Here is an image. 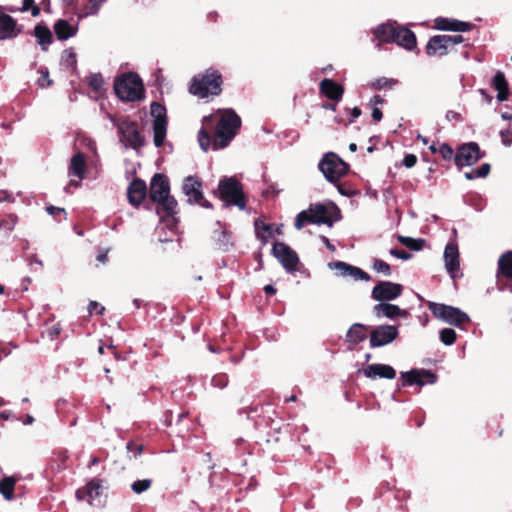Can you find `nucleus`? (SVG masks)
<instances>
[{"mask_svg": "<svg viewBox=\"0 0 512 512\" xmlns=\"http://www.w3.org/2000/svg\"><path fill=\"white\" fill-rule=\"evenodd\" d=\"M340 219V209L333 202L311 203L307 209L302 210L296 215L294 227L297 230L303 229L306 225H326L332 227Z\"/></svg>", "mask_w": 512, "mask_h": 512, "instance_id": "1", "label": "nucleus"}, {"mask_svg": "<svg viewBox=\"0 0 512 512\" xmlns=\"http://www.w3.org/2000/svg\"><path fill=\"white\" fill-rule=\"evenodd\" d=\"M240 126L241 118L235 113V111L233 109L226 110L222 114L215 130L212 141L213 150L225 148L236 136Z\"/></svg>", "mask_w": 512, "mask_h": 512, "instance_id": "2", "label": "nucleus"}, {"mask_svg": "<svg viewBox=\"0 0 512 512\" xmlns=\"http://www.w3.org/2000/svg\"><path fill=\"white\" fill-rule=\"evenodd\" d=\"M222 75L219 71L208 68L203 74L193 77L189 91L191 94L200 98H206L209 95L218 96L222 92Z\"/></svg>", "mask_w": 512, "mask_h": 512, "instance_id": "3", "label": "nucleus"}, {"mask_svg": "<svg viewBox=\"0 0 512 512\" xmlns=\"http://www.w3.org/2000/svg\"><path fill=\"white\" fill-rule=\"evenodd\" d=\"M114 91L123 101L135 102L143 98L144 87L136 73H125L115 81Z\"/></svg>", "mask_w": 512, "mask_h": 512, "instance_id": "4", "label": "nucleus"}, {"mask_svg": "<svg viewBox=\"0 0 512 512\" xmlns=\"http://www.w3.org/2000/svg\"><path fill=\"white\" fill-rule=\"evenodd\" d=\"M219 198L224 207L236 206L240 210L246 208V198L241 183L234 176L224 177L218 184Z\"/></svg>", "mask_w": 512, "mask_h": 512, "instance_id": "5", "label": "nucleus"}, {"mask_svg": "<svg viewBox=\"0 0 512 512\" xmlns=\"http://www.w3.org/2000/svg\"><path fill=\"white\" fill-rule=\"evenodd\" d=\"M109 119L112 124L117 128L120 141L126 148H132L138 150L144 146V137L138 130V124L135 121H131L128 118L117 120L114 116L109 115Z\"/></svg>", "mask_w": 512, "mask_h": 512, "instance_id": "6", "label": "nucleus"}, {"mask_svg": "<svg viewBox=\"0 0 512 512\" xmlns=\"http://www.w3.org/2000/svg\"><path fill=\"white\" fill-rule=\"evenodd\" d=\"M427 306L435 318L449 325L459 328L470 322L469 315L458 307L431 301L428 302Z\"/></svg>", "mask_w": 512, "mask_h": 512, "instance_id": "7", "label": "nucleus"}, {"mask_svg": "<svg viewBox=\"0 0 512 512\" xmlns=\"http://www.w3.org/2000/svg\"><path fill=\"white\" fill-rule=\"evenodd\" d=\"M318 169L330 183H337L349 171V165L336 153L327 152L318 163Z\"/></svg>", "mask_w": 512, "mask_h": 512, "instance_id": "8", "label": "nucleus"}, {"mask_svg": "<svg viewBox=\"0 0 512 512\" xmlns=\"http://www.w3.org/2000/svg\"><path fill=\"white\" fill-rule=\"evenodd\" d=\"M151 115L153 116V132L154 145L161 147L164 143L167 133V116L166 108L159 102H152L150 106Z\"/></svg>", "mask_w": 512, "mask_h": 512, "instance_id": "9", "label": "nucleus"}, {"mask_svg": "<svg viewBox=\"0 0 512 512\" xmlns=\"http://www.w3.org/2000/svg\"><path fill=\"white\" fill-rule=\"evenodd\" d=\"M182 188L190 204H198L207 209L213 208V205L204 198L202 182L197 176H187Z\"/></svg>", "mask_w": 512, "mask_h": 512, "instance_id": "10", "label": "nucleus"}, {"mask_svg": "<svg viewBox=\"0 0 512 512\" xmlns=\"http://www.w3.org/2000/svg\"><path fill=\"white\" fill-rule=\"evenodd\" d=\"M484 154L481 153L480 147L476 142H468L462 144L454 156V163L462 169L464 166H471L478 162Z\"/></svg>", "mask_w": 512, "mask_h": 512, "instance_id": "11", "label": "nucleus"}, {"mask_svg": "<svg viewBox=\"0 0 512 512\" xmlns=\"http://www.w3.org/2000/svg\"><path fill=\"white\" fill-rule=\"evenodd\" d=\"M272 254L287 272L292 273L297 270L299 257L287 244L283 242H275L272 247Z\"/></svg>", "mask_w": 512, "mask_h": 512, "instance_id": "12", "label": "nucleus"}, {"mask_svg": "<svg viewBox=\"0 0 512 512\" xmlns=\"http://www.w3.org/2000/svg\"><path fill=\"white\" fill-rule=\"evenodd\" d=\"M403 293V286L391 281H380L371 292V298L377 302H389L397 299Z\"/></svg>", "mask_w": 512, "mask_h": 512, "instance_id": "13", "label": "nucleus"}, {"mask_svg": "<svg viewBox=\"0 0 512 512\" xmlns=\"http://www.w3.org/2000/svg\"><path fill=\"white\" fill-rule=\"evenodd\" d=\"M76 498L78 500L86 499L91 506L100 507L103 505V488L102 480L92 479L85 487L76 491Z\"/></svg>", "mask_w": 512, "mask_h": 512, "instance_id": "14", "label": "nucleus"}, {"mask_svg": "<svg viewBox=\"0 0 512 512\" xmlns=\"http://www.w3.org/2000/svg\"><path fill=\"white\" fill-rule=\"evenodd\" d=\"M399 334L397 326L379 325L370 333V347H382L393 342Z\"/></svg>", "mask_w": 512, "mask_h": 512, "instance_id": "15", "label": "nucleus"}, {"mask_svg": "<svg viewBox=\"0 0 512 512\" xmlns=\"http://www.w3.org/2000/svg\"><path fill=\"white\" fill-rule=\"evenodd\" d=\"M436 380V374L426 369H411L410 371L407 372H401L402 385H418L422 387L426 383L434 384Z\"/></svg>", "mask_w": 512, "mask_h": 512, "instance_id": "16", "label": "nucleus"}, {"mask_svg": "<svg viewBox=\"0 0 512 512\" xmlns=\"http://www.w3.org/2000/svg\"><path fill=\"white\" fill-rule=\"evenodd\" d=\"M328 267L331 270H335L336 275L339 277H351L356 281L361 280L366 282L371 280V276L367 272L344 261L329 262Z\"/></svg>", "mask_w": 512, "mask_h": 512, "instance_id": "17", "label": "nucleus"}, {"mask_svg": "<svg viewBox=\"0 0 512 512\" xmlns=\"http://www.w3.org/2000/svg\"><path fill=\"white\" fill-rule=\"evenodd\" d=\"M170 195V185L168 178L160 173L155 174L150 182L149 198L157 203L159 200Z\"/></svg>", "mask_w": 512, "mask_h": 512, "instance_id": "18", "label": "nucleus"}, {"mask_svg": "<svg viewBox=\"0 0 512 512\" xmlns=\"http://www.w3.org/2000/svg\"><path fill=\"white\" fill-rule=\"evenodd\" d=\"M393 40L391 43H396L398 46L412 51L416 48V36L410 29L400 26L395 22Z\"/></svg>", "mask_w": 512, "mask_h": 512, "instance_id": "19", "label": "nucleus"}, {"mask_svg": "<svg viewBox=\"0 0 512 512\" xmlns=\"http://www.w3.org/2000/svg\"><path fill=\"white\" fill-rule=\"evenodd\" d=\"M445 267L451 278L455 279L459 275V251L458 246L454 243H448L444 250Z\"/></svg>", "mask_w": 512, "mask_h": 512, "instance_id": "20", "label": "nucleus"}, {"mask_svg": "<svg viewBox=\"0 0 512 512\" xmlns=\"http://www.w3.org/2000/svg\"><path fill=\"white\" fill-rule=\"evenodd\" d=\"M86 173V160L83 153L78 152L70 160L68 174L69 176H76L78 180L71 179L69 185L79 187L81 181Z\"/></svg>", "mask_w": 512, "mask_h": 512, "instance_id": "21", "label": "nucleus"}, {"mask_svg": "<svg viewBox=\"0 0 512 512\" xmlns=\"http://www.w3.org/2000/svg\"><path fill=\"white\" fill-rule=\"evenodd\" d=\"M147 186L145 181L136 178L134 179L127 188V197L129 203L138 208L142 201L146 198Z\"/></svg>", "mask_w": 512, "mask_h": 512, "instance_id": "22", "label": "nucleus"}, {"mask_svg": "<svg viewBox=\"0 0 512 512\" xmlns=\"http://www.w3.org/2000/svg\"><path fill=\"white\" fill-rule=\"evenodd\" d=\"M373 314L378 319L380 318H388L390 320L396 318H404L407 316V312L402 310L398 305L391 304L388 302H379L373 307Z\"/></svg>", "mask_w": 512, "mask_h": 512, "instance_id": "23", "label": "nucleus"}, {"mask_svg": "<svg viewBox=\"0 0 512 512\" xmlns=\"http://www.w3.org/2000/svg\"><path fill=\"white\" fill-rule=\"evenodd\" d=\"M365 377L375 379L376 377L384 379H394L396 370L388 364H370L362 370Z\"/></svg>", "mask_w": 512, "mask_h": 512, "instance_id": "24", "label": "nucleus"}, {"mask_svg": "<svg viewBox=\"0 0 512 512\" xmlns=\"http://www.w3.org/2000/svg\"><path fill=\"white\" fill-rule=\"evenodd\" d=\"M473 25L469 22L457 19H449L439 17L435 19V28L441 31L467 32L472 29Z\"/></svg>", "mask_w": 512, "mask_h": 512, "instance_id": "25", "label": "nucleus"}, {"mask_svg": "<svg viewBox=\"0 0 512 512\" xmlns=\"http://www.w3.org/2000/svg\"><path fill=\"white\" fill-rule=\"evenodd\" d=\"M156 212L161 219L172 218L173 222H177L175 216L178 213V203L171 195L159 200L157 203Z\"/></svg>", "mask_w": 512, "mask_h": 512, "instance_id": "26", "label": "nucleus"}, {"mask_svg": "<svg viewBox=\"0 0 512 512\" xmlns=\"http://www.w3.org/2000/svg\"><path fill=\"white\" fill-rule=\"evenodd\" d=\"M319 89L325 97L336 102H339L344 94V87L329 78H325L320 82Z\"/></svg>", "mask_w": 512, "mask_h": 512, "instance_id": "27", "label": "nucleus"}, {"mask_svg": "<svg viewBox=\"0 0 512 512\" xmlns=\"http://www.w3.org/2000/svg\"><path fill=\"white\" fill-rule=\"evenodd\" d=\"M448 48L446 35H435L429 39L426 45V53L428 56H434L437 53L440 56H444L448 53Z\"/></svg>", "mask_w": 512, "mask_h": 512, "instance_id": "28", "label": "nucleus"}, {"mask_svg": "<svg viewBox=\"0 0 512 512\" xmlns=\"http://www.w3.org/2000/svg\"><path fill=\"white\" fill-rule=\"evenodd\" d=\"M491 85L497 91L496 97L499 102H505L509 100V85L505 74L502 71H497L495 73Z\"/></svg>", "mask_w": 512, "mask_h": 512, "instance_id": "29", "label": "nucleus"}, {"mask_svg": "<svg viewBox=\"0 0 512 512\" xmlns=\"http://www.w3.org/2000/svg\"><path fill=\"white\" fill-rule=\"evenodd\" d=\"M20 31H16V21L8 14L0 12V40L16 37Z\"/></svg>", "mask_w": 512, "mask_h": 512, "instance_id": "30", "label": "nucleus"}, {"mask_svg": "<svg viewBox=\"0 0 512 512\" xmlns=\"http://www.w3.org/2000/svg\"><path fill=\"white\" fill-rule=\"evenodd\" d=\"M395 22H388L378 25L374 31V38L378 40L377 47L380 46L381 43H391L393 40Z\"/></svg>", "mask_w": 512, "mask_h": 512, "instance_id": "31", "label": "nucleus"}, {"mask_svg": "<svg viewBox=\"0 0 512 512\" xmlns=\"http://www.w3.org/2000/svg\"><path fill=\"white\" fill-rule=\"evenodd\" d=\"M77 26L71 25L67 20L60 19L54 24V32L59 40H67L77 33Z\"/></svg>", "mask_w": 512, "mask_h": 512, "instance_id": "32", "label": "nucleus"}, {"mask_svg": "<svg viewBox=\"0 0 512 512\" xmlns=\"http://www.w3.org/2000/svg\"><path fill=\"white\" fill-rule=\"evenodd\" d=\"M366 329L367 327L363 324H353L347 331L346 341L354 345L359 344L366 339Z\"/></svg>", "mask_w": 512, "mask_h": 512, "instance_id": "33", "label": "nucleus"}, {"mask_svg": "<svg viewBox=\"0 0 512 512\" xmlns=\"http://www.w3.org/2000/svg\"><path fill=\"white\" fill-rule=\"evenodd\" d=\"M34 35L37 39L38 44L41 46L43 51H47L48 46L52 42V33L47 26L36 25L34 29Z\"/></svg>", "mask_w": 512, "mask_h": 512, "instance_id": "34", "label": "nucleus"}, {"mask_svg": "<svg viewBox=\"0 0 512 512\" xmlns=\"http://www.w3.org/2000/svg\"><path fill=\"white\" fill-rule=\"evenodd\" d=\"M512 279V251H506L498 259V275Z\"/></svg>", "mask_w": 512, "mask_h": 512, "instance_id": "35", "label": "nucleus"}, {"mask_svg": "<svg viewBox=\"0 0 512 512\" xmlns=\"http://www.w3.org/2000/svg\"><path fill=\"white\" fill-rule=\"evenodd\" d=\"M16 479L12 476H6L0 480V493L7 501L14 499V488Z\"/></svg>", "mask_w": 512, "mask_h": 512, "instance_id": "36", "label": "nucleus"}, {"mask_svg": "<svg viewBox=\"0 0 512 512\" xmlns=\"http://www.w3.org/2000/svg\"><path fill=\"white\" fill-rule=\"evenodd\" d=\"M60 65L66 69L76 70L77 57L73 48L65 49L62 52Z\"/></svg>", "mask_w": 512, "mask_h": 512, "instance_id": "37", "label": "nucleus"}, {"mask_svg": "<svg viewBox=\"0 0 512 512\" xmlns=\"http://www.w3.org/2000/svg\"><path fill=\"white\" fill-rule=\"evenodd\" d=\"M254 226L257 238L264 243L267 242L268 239L272 236L270 225L264 223L261 220H256Z\"/></svg>", "mask_w": 512, "mask_h": 512, "instance_id": "38", "label": "nucleus"}, {"mask_svg": "<svg viewBox=\"0 0 512 512\" xmlns=\"http://www.w3.org/2000/svg\"><path fill=\"white\" fill-rule=\"evenodd\" d=\"M398 240L401 244L414 251L421 250L425 245V240L422 238L415 239L408 236L399 235Z\"/></svg>", "mask_w": 512, "mask_h": 512, "instance_id": "39", "label": "nucleus"}, {"mask_svg": "<svg viewBox=\"0 0 512 512\" xmlns=\"http://www.w3.org/2000/svg\"><path fill=\"white\" fill-rule=\"evenodd\" d=\"M491 166L489 163H483L480 167L465 172L464 176L467 180L476 178H485L490 173Z\"/></svg>", "mask_w": 512, "mask_h": 512, "instance_id": "40", "label": "nucleus"}, {"mask_svg": "<svg viewBox=\"0 0 512 512\" xmlns=\"http://www.w3.org/2000/svg\"><path fill=\"white\" fill-rule=\"evenodd\" d=\"M18 222V216L10 213L0 218V230L10 233Z\"/></svg>", "mask_w": 512, "mask_h": 512, "instance_id": "41", "label": "nucleus"}, {"mask_svg": "<svg viewBox=\"0 0 512 512\" xmlns=\"http://www.w3.org/2000/svg\"><path fill=\"white\" fill-rule=\"evenodd\" d=\"M346 116L348 117V121H345L340 116L335 117V121L341 124H344L345 126H348L352 124L360 115H361V109L359 107L354 108H345L344 109Z\"/></svg>", "mask_w": 512, "mask_h": 512, "instance_id": "42", "label": "nucleus"}, {"mask_svg": "<svg viewBox=\"0 0 512 512\" xmlns=\"http://www.w3.org/2000/svg\"><path fill=\"white\" fill-rule=\"evenodd\" d=\"M218 248L223 251H228L233 246L231 234L226 230H222L216 239Z\"/></svg>", "mask_w": 512, "mask_h": 512, "instance_id": "43", "label": "nucleus"}, {"mask_svg": "<svg viewBox=\"0 0 512 512\" xmlns=\"http://www.w3.org/2000/svg\"><path fill=\"white\" fill-rule=\"evenodd\" d=\"M439 337L444 345L451 346L455 343L457 334L452 328H443L439 332Z\"/></svg>", "mask_w": 512, "mask_h": 512, "instance_id": "44", "label": "nucleus"}, {"mask_svg": "<svg viewBox=\"0 0 512 512\" xmlns=\"http://www.w3.org/2000/svg\"><path fill=\"white\" fill-rule=\"evenodd\" d=\"M372 268L377 273H382L385 276H390L391 275V267H390V265L387 262H385V261H383L381 259L374 258L373 262H372Z\"/></svg>", "mask_w": 512, "mask_h": 512, "instance_id": "45", "label": "nucleus"}, {"mask_svg": "<svg viewBox=\"0 0 512 512\" xmlns=\"http://www.w3.org/2000/svg\"><path fill=\"white\" fill-rule=\"evenodd\" d=\"M398 83L397 79L380 77L372 82V87L375 89L392 88Z\"/></svg>", "mask_w": 512, "mask_h": 512, "instance_id": "46", "label": "nucleus"}, {"mask_svg": "<svg viewBox=\"0 0 512 512\" xmlns=\"http://www.w3.org/2000/svg\"><path fill=\"white\" fill-rule=\"evenodd\" d=\"M152 485L151 479L136 480L132 483L131 489L136 494H141L147 491Z\"/></svg>", "mask_w": 512, "mask_h": 512, "instance_id": "47", "label": "nucleus"}, {"mask_svg": "<svg viewBox=\"0 0 512 512\" xmlns=\"http://www.w3.org/2000/svg\"><path fill=\"white\" fill-rule=\"evenodd\" d=\"M198 142L200 148L207 152L211 146V137L206 129L201 128L198 132Z\"/></svg>", "mask_w": 512, "mask_h": 512, "instance_id": "48", "label": "nucleus"}, {"mask_svg": "<svg viewBox=\"0 0 512 512\" xmlns=\"http://www.w3.org/2000/svg\"><path fill=\"white\" fill-rule=\"evenodd\" d=\"M104 84V79L100 73L91 74L88 85L94 92H99Z\"/></svg>", "mask_w": 512, "mask_h": 512, "instance_id": "49", "label": "nucleus"}, {"mask_svg": "<svg viewBox=\"0 0 512 512\" xmlns=\"http://www.w3.org/2000/svg\"><path fill=\"white\" fill-rule=\"evenodd\" d=\"M229 383L228 375L225 373L215 374L211 378V385L215 388L224 389Z\"/></svg>", "mask_w": 512, "mask_h": 512, "instance_id": "50", "label": "nucleus"}, {"mask_svg": "<svg viewBox=\"0 0 512 512\" xmlns=\"http://www.w3.org/2000/svg\"><path fill=\"white\" fill-rule=\"evenodd\" d=\"M438 153L446 161H450V160L454 159V156H455L454 150L447 143L439 144V146H438Z\"/></svg>", "mask_w": 512, "mask_h": 512, "instance_id": "51", "label": "nucleus"}, {"mask_svg": "<svg viewBox=\"0 0 512 512\" xmlns=\"http://www.w3.org/2000/svg\"><path fill=\"white\" fill-rule=\"evenodd\" d=\"M40 73L42 74V76L38 79L37 84L42 88L51 86L53 81L51 79H49L48 69L41 68Z\"/></svg>", "mask_w": 512, "mask_h": 512, "instance_id": "52", "label": "nucleus"}, {"mask_svg": "<svg viewBox=\"0 0 512 512\" xmlns=\"http://www.w3.org/2000/svg\"><path fill=\"white\" fill-rule=\"evenodd\" d=\"M46 212L54 218L62 215L64 220L67 219V213L64 208L49 205L46 207Z\"/></svg>", "mask_w": 512, "mask_h": 512, "instance_id": "53", "label": "nucleus"}, {"mask_svg": "<svg viewBox=\"0 0 512 512\" xmlns=\"http://www.w3.org/2000/svg\"><path fill=\"white\" fill-rule=\"evenodd\" d=\"M499 135H500V138H501V143L504 146H506V147L511 146V144H512V130H510V129L501 130L499 132Z\"/></svg>", "mask_w": 512, "mask_h": 512, "instance_id": "54", "label": "nucleus"}, {"mask_svg": "<svg viewBox=\"0 0 512 512\" xmlns=\"http://www.w3.org/2000/svg\"><path fill=\"white\" fill-rule=\"evenodd\" d=\"M106 0H90L89 10L86 12V15H96L101 7V5Z\"/></svg>", "mask_w": 512, "mask_h": 512, "instance_id": "55", "label": "nucleus"}, {"mask_svg": "<svg viewBox=\"0 0 512 512\" xmlns=\"http://www.w3.org/2000/svg\"><path fill=\"white\" fill-rule=\"evenodd\" d=\"M416 163H417V157H416V155H414L412 153L406 154L402 160V164L406 168H412L416 165Z\"/></svg>", "mask_w": 512, "mask_h": 512, "instance_id": "56", "label": "nucleus"}, {"mask_svg": "<svg viewBox=\"0 0 512 512\" xmlns=\"http://www.w3.org/2000/svg\"><path fill=\"white\" fill-rule=\"evenodd\" d=\"M126 448H127V450L129 452L133 453L134 458H136L139 455H141V453L143 451V446L142 445H139V444H136V443H133V442H128Z\"/></svg>", "mask_w": 512, "mask_h": 512, "instance_id": "57", "label": "nucleus"}, {"mask_svg": "<svg viewBox=\"0 0 512 512\" xmlns=\"http://www.w3.org/2000/svg\"><path fill=\"white\" fill-rule=\"evenodd\" d=\"M390 254L398 259H401V260H408L412 256L409 252L404 251V250H398L396 248L391 249Z\"/></svg>", "mask_w": 512, "mask_h": 512, "instance_id": "58", "label": "nucleus"}, {"mask_svg": "<svg viewBox=\"0 0 512 512\" xmlns=\"http://www.w3.org/2000/svg\"><path fill=\"white\" fill-rule=\"evenodd\" d=\"M446 41L448 42V46H454L464 42V37L461 35H446Z\"/></svg>", "mask_w": 512, "mask_h": 512, "instance_id": "59", "label": "nucleus"}, {"mask_svg": "<svg viewBox=\"0 0 512 512\" xmlns=\"http://www.w3.org/2000/svg\"><path fill=\"white\" fill-rule=\"evenodd\" d=\"M61 333V326L59 324H55L48 329V336L53 340L59 336Z\"/></svg>", "mask_w": 512, "mask_h": 512, "instance_id": "60", "label": "nucleus"}, {"mask_svg": "<svg viewBox=\"0 0 512 512\" xmlns=\"http://www.w3.org/2000/svg\"><path fill=\"white\" fill-rule=\"evenodd\" d=\"M446 119L448 121H453V120H460L461 119V116L458 112L456 111H453V110H448L446 112Z\"/></svg>", "mask_w": 512, "mask_h": 512, "instance_id": "61", "label": "nucleus"}, {"mask_svg": "<svg viewBox=\"0 0 512 512\" xmlns=\"http://www.w3.org/2000/svg\"><path fill=\"white\" fill-rule=\"evenodd\" d=\"M371 116H372L374 121L379 122L383 118V113H382V111L379 108L375 107L372 110Z\"/></svg>", "mask_w": 512, "mask_h": 512, "instance_id": "62", "label": "nucleus"}, {"mask_svg": "<svg viewBox=\"0 0 512 512\" xmlns=\"http://www.w3.org/2000/svg\"><path fill=\"white\" fill-rule=\"evenodd\" d=\"M478 92L480 93V95L483 97V99L488 103L490 104L493 100V96L488 93L487 90L483 89V88H480L478 89Z\"/></svg>", "mask_w": 512, "mask_h": 512, "instance_id": "63", "label": "nucleus"}, {"mask_svg": "<svg viewBox=\"0 0 512 512\" xmlns=\"http://www.w3.org/2000/svg\"><path fill=\"white\" fill-rule=\"evenodd\" d=\"M279 192H280V190H277V189L275 188V186H274V185H270V186H269V187H268V188L263 192V195H264V196H266V197H267V196H269V195H274V196H276V195H278V194H279Z\"/></svg>", "mask_w": 512, "mask_h": 512, "instance_id": "64", "label": "nucleus"}]
</instances>
